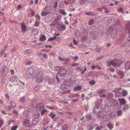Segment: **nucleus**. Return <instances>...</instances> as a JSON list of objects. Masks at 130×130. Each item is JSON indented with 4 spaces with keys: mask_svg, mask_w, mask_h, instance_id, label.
I'll return each instance as SVG.
<instances>
[{
    "mask_svg": "<svg viewBox=\"0 0 130 130\" xmlns=\"http://www.w3.org/2000/svg\"><path fill=\"white\" fill-rule=\"evenodd\" d=\"M121 61L120 60L115 59L113 60H112L111 61L108 62L106 66L109 67H110L112 65L113 67L116 68L117 67H119L121 64Z\"/></svg>",
    "mask_w": 130,
    "mask_h": 130,
    "instance_id": "f257e3e1",
    "label": "nucleus"
},
{
    "mask_svg": "<svg viewBox=\"0 0 130 130\" xmlns=\"http://www.w3.org/2000/svg\"><path fill=\"white\" fill-rule=\"evenodd\" d=\"M49 116L51 117L52 119H53L56 116V115L53 113L52 112H51L49 114Z\"/></svg>",
    "mask_w": 130,
    "mask_h": 130,
    "instance_id": "c85d7f7f",
    "label": "nucleus"
},
{
    "mask_svg": "<svg viewBox=\"0 0 130 130\" xmlns=\"http://www.w3.org/2000/svg\"><path fill=\"white\" fill-rule=\"evenodd\" d=\"M58 2H55V3L53 5V7L54 8H56L57 7V6Z\"/></svg>",
    "mask_w": 130,
    "mask_h": 130,
    "instance_id": "603ef678",
    "label": "nucleus"
},
{
    "mask_svg": "<svg viewBox=\"0 0 130 130\" xmlns=\"http://www.w3.org/2000/svg\"><path fill=\"white\" fill-rule=\"evenodd\" d=\"M68 128V127L66 124L63 125L62 127V130H67Z\"/></svg>",
    "mask_w": 130,
    "mask_h": 130,
    "instance_id": "72a5a7b5",
    "label": "nucleus"
},
{
    "mask_svg": "<svg viewBox=\"0 0 130 130\" xmlns=\"http://www.w3.org/2000/svg\"><path fill=\"white\" fill-rule=\"evenodd\" d=\"M68 1V2L70 3V4L72 3L74 0H67Z\"/></svg>",
    "mask_w": 130,
    "mask_h": 130,
    "instance_id": "e2e57ef3",
    "label": "nucleus"
},
{
    "mask_svg": "<svg viewBox=\"0 0 130 130\" xmlns=\"http://www.w3.org/2000/svg\"><path fill=\"white\" fill-rule=\"evenodd\" d=\"M118 103V102L115 99L111 100L109 102L111 106L116 105Z\"/></svg>",
    "mask_w": 130,
    "mask_h": 130,
    "instance_id": "9d476101",
    "label": "nucleus"
},
{
    "mask_svg": "<svg viewBox=\"0 0 130 130\" xmlns=\"http://www.w3.org/2000/svg\"><path fill=\"white\" fill-rule=\"evenodd\" d=\"M95 81L93 79L90 81L89 83V84L92 86L94 85L95 84Z\"/></svg>",
    "mask_w": 130,
    "mask_h": 130,
    "instance_id": "58836bf2",
    "label": "nucleus"
},
{
    "mask_svg": "<svg viewBox=\"0 0 130 130\" xmlns=\"http://www.w3.org/2000/svg\"><path fill=\"white\" fill-rule=\"evenodd\" d=\"M95 130H101V129L99 126H98L95 128Z\"/></svg>",
    "mask_w": 130,
    "mask_h": 130,
    "instance_id": "774afa93",
    "label": "nucleus"
},
{
    "mask_svg": "<svg viewBox=\"0 0 130 130\" xmlns=\"http://www.w3.org/2000/svg\"><path fill=\"white\" fill-rule=\"evenodd\" d=\"M110 36L112 38H115L117 36V31L116 30L115 31H112L111 32Z\"/></svg>",
    "mask_w": 130,
    "mask_h": 130,
    "instance_id": "f3484780",
    "label": "nucleus"
},
{
    "mask_svg": "<svg viewBox=\"0 0 130 130\" xmlns=\"http://www.w3.org/2000/svg\"><path fill=\"white\" fill-rule=\"evenodd\" d=\"M107 70L112 72H114L115 71V70L113 68H111L109 69L107 68Z\"/></svg>",
    "mask_w": 130,
    "mask_h": 130,
    "instance_id": "49530a36",
    "label": "nucleus"
},
{
    "mask_svg": "<svg viewBox=\"0 0 130 130\" xmlns=\"http://www.w3.org/2000/svg\"><path fill=\"white\" fill-rule=\"evenodd\" d=\"M19 127L18 125H17L12 127L11 130H16Z\"/></svg>",
    "mask_w": 130,
    "mask_h": 130,
    "instance_id": "37998d69",
    "label": "nucleus"
},
{
    "mask_svg": "<svg viewBox=\"0 0 130 130\" xmlns=\"http://www.w3.org/2000/svg\"><path fill=\"white\" fill-rule=\"evenodd\" d=\"M46 40V37L44 35H42L39 38L40 41H43Z\"/></svg>",
    "mask_w": 130,
    "mask_h": 130,
    "instance_id": "cd10ccee",
    "label": "nucleus"
},
{
    "mask_svg": "<svg viewBox=\"0 0 130 130\" xmlns=\"http://www.w3.org/2000/svg\"><path fill=\"white\" fill-rule=\"evenodd\" d=\"M12 108L11 106H8L7 107V109L9 111H10L11 110Z\"/></svg>",
    "mask_w": 130,
    "mask_h": 130,
    "instance_id": "69168bd1",
    "label": "nucleus"
},
{
    "mask_svg": "<svg viewBox=\"0 0 130 130\" xmlns=\"http://www.w3.org/2000/svg\"><path fill=\"white\" fill-rule=\"evenodd\" d=\"M31 49H27L25 51L24 53L25 54H30L31 53Z\"/></svg>",
    "mask_w": 130,
    "mask_h": 130,
    "instance_id": "79ce46f5",
    "label": "nucleus"
},
{
    "mask_svg": "<svg viewBox=\"0 0 130 130\" xmlns=\"http://www.w3.org/2000/svg\"><path fill=\"white\" fill-rule=\"evenodd\" d=\"M12 112L15 115H17L18 114V112L15 109H14L13 111Z\"/></svg>",
    "mask_w": 130,
    "mask_h": 130,
    "instance_id": "864d4df0",
    "label": "nucleus"
},
{
    "mask_svg": "<svg viewBox=\"0 0 130 130\" xmlns=\"http://www.w3.org/2000/svg\"><path fill=\"white\" fill-rule=\"evenodd\" d=\"M118 101H119L120 103L122 105H124L126 103V102L125 99L122 98H118Z\"/></svg>",
    "mask_w": 130,
    "mask_h": 130,
    "instance_id": "4468645a",
    "label": "nucleus"
},
{
    "mask_svg": "<svg viewBox=\"0 0 130 130\" xmlns=\"http://www.w3.org/2000/svg\"><path fill=\"white\" fill-rule=\"evenodd\" d=\"M85 14L90 16H92L93 17H95V14L92 12H87L85 13Z\"/></svg>",
    "mask_w": 130,
    "mask_h": 130,
    "instance_id": "f704fd0d",
    "label": "nucleus"
},
{
    "mask_svg": "<svg viewBox=\"0 0 130 130\" xmlns=\"http://www.w3.org/2000/svg\"><path fill=\"white\" fill-rule=\"evenodd\" d=\"M39 120L38 118H36L33 120L31 122L32 124L33 125H36L37 124L39 121Z\"/></svg>",
    "mask_w": 130,
    "mask_h": 130,
    "instance_id": "412c9836",
    "label": "nucleus"
},
{
    "mask_svg": "<svg viewBox=\"0 0 130 130\" xmlns=\"http://www.w3.org/2000/svg\"><path fill=\"white\" fill-rule=\"evenodd\" d=\"M97 68V66H95L94 65H93L91 67V68L92 70L94 69L95 68Z\"/></svg>",
    "mask_w": 130,
    "mask_h": 130,
    "instance_id": "0e129e2a",
    "label": "nucleus"
},
{
    "mask_svg": "<svg viewBox=\"0 0 130 130\" xmlns=\"http://www.w3.org/2000/svg\"><path fill=\"white\" fill-rule=\"evenodd\" d=\"M117 116H120L122 115V111L121 110H119L117 111Z\"/></svg>",
    "mask_w": 130,
    "mask_h": 130,
    "instance_id": "e433bc0d",
    "label": "nucleus"
},
{
    "mask_svg": "<svg viewBox=\"0 0 130 130\" xmlns=\"http://www.w3.org/2000/svg\"><path fill=\"white\" fill-rule=\"evenodd\" d=\"M107 126L110 130L112 129L113 127V125H112L111 122H109L107 124Z\"/></svg>",
    "mask_w": 130,
    "mask_h": 130,
    "instance_id": "4be33fe9",
    "label": "nucleus"
},
{
    "mask_svg": "<svg viewBox=\"0 0 130 130\" xmlns=\"http://www.w3.org/2000/svg\"><path fill=\"white\" fill-rule=\"evenodd\" d=\"M61 15H58L57 17H56L55 19L53 22H56L57 21H59L61 20Z\"/></svg>",
    "mask_w": 130,
    "mask_h": 130,
    "instance_id": "c9c22d12",
    "label": "nucleus"
},
{
    "mask_svg": "<svg viewBox=\"0 0 130 130\" xmlns=\"http://www.w3.org/2000/svg\"><path fill=\"white\" fill-rule=\"evenodd\" d=\"M28 110H26L25 111L23 112L24 115L25 116H26L27 118L29 117L30 116V112L32 111L28 109Z\"/></svg>",
    "mask_w": 130,
    "mask_h": 130,
    "instance_id": "dca6fc26",
    "label": "nucleus"
},
{
    "mask_svg": "<svg viewBox=\"0 0 130 130\" xmlns=\"http://www.w3.org/2000/svg\"><path fill=\"white\" fill-rule=\"evenodd\" d=\"M106 91V89H105L103 88H102L99 89L97 91V93L99 95H99L100 97L102 98H105L106 96V94H103L102 95L103 93H105Z\"/></svg>",
    "mask_w": 130,
    "mask_h": 130,
    "instance_id": "7ed1b4c3",
    "label": "nucleus"
},
{
    "mask_svg": "<svg viewBox=\"0 0 130 130\" xmlns=\"http://www.w3.org/2000/svg\"><path fill=\"white\" fill-rule=\"evenodd\" d=\"M41 110V115L42 116H43L45 113L47 112V110L46 109H45L44 110L43 109Z\"/></svg>",
    "mask_w": 130,
    "mask_h": 130,
    "instance_id": "ea45409f",
    "label": "nucleus"
},
{
    "mask_svg": "<svg viewBox=\"0 0 130 130\" xmlns=\"http://www.w3.org/2000/svg\"><path fill=\"white\" fill-rule=\"evenodd\" d=\"M59 11L60 13L63 15H66L67 14L64 9H60L59 10Z\"/></svg>",
    "mask_w": 130,
    "mask_h": 130,
    "instance_id": "7c9ffc66",
    "label": "nucleus"
},
{
    "mask_svg": "<svg viewBox=\"0 0 130 130\" xmlns=\"http://www.w3.org/2000/svg\"><path fill=\"white\" fill-rule=\"evenodd\" d=\"M58 58L61 61H63L64 60V58H61L60 56H58Z\"/></svg>",
    "mask_w": 130,
    "mask_h": 130,
    "instance_id": "3c124183",
    "label": "nucleus"
},
{
    "mask_svg": "<svg viewBox=\"0 0 130 130\" xmlns=\"http://www.w3.org/2000/svg\"><path fill=\"white\" fill-rule=\"evenodd\" d=\"M57 67L59 69V71L58 72V75L60 76H64L67 70L64 69L63 67L57 66Z\"/></svg>",
    "mask_w": 130,
    "mask_h": 130,
    "instance_id": "20e7f679",
    "label": "nucleus"
},
{
    "mask_svg": "<svg viewBox=\"0 0 130 130\" xmlns=\"http://www.w3.org/2000/svg\"><path fill=\"white\" fill-rule=\"evenodd\" d=\"M17 9H19L22 7V5H19L17 6Z\"/></svg>",
    "mask_w": 130,
    "mask_h": 130,
    "instance_id": "bf43d9fd",
    "label": "nucleus"
},
{
    "mask_svg": "<svg viewBox=\"0 0 130 130\" xmlns=\"http://www.w3.org/2000/svg\"><path fill=\"white\" fill-rule=\"evenodd\" d=\"M91 116L89 114L86 115L85 117V120L86 121H88L90 120L92 118Z\"/></svg>",
    "mask_w": 130,
    "mask_h": 130,
    "instance_id": "aec40b11",
    "label": "nucleus"
},
{
    "mask_svg": "<svg viewBox=\"0 0 130 130\" xmlns=\"http://www.w3.org/2000/svg\"><path fill=\"white\" fill-rule=\"evenodd\" d=\"M35 16L36 19H38L39 21L40 20L41 17L38 14L37 15H35Z\"/></svg>",
    "mask_w": 130,
    "mask_h": 130,
    "instance_id": "8fccbe9b",
    "label": "nucleus"
},
{
    "mask_svg": "<svg viewBox=\"0 0 130 130\" xmlns=\"http://www.w3.org/2000/svg\"><path fill=\"white\" fill-rule=\"evenodd\" d=\"M43 57L45 59H46L48 57V55L46 54H43Z\"/></svg>",
    "mask_w": 130,
    "mask_h": 130,
    "instance_id": "338daca9",
    "label": "nucleus"
},
{
    "mask_svg": "<svg viewBox=\"0 0 130 130\" xmlns=\"http://www.w3.org/2000/svg\"><path fill=\"white\" fill-rule=\"evenodd\" d=\"M36 107L38 111L44 109L45 108L44 105L43 103L39 104L36 106Z\"/></svg>",
    "mask_w": 130,
    "mask_h": 130,
    "instance_id": "0eeeda50",
    "label": "nucleus"
},
{
    "mask_svg": "<svg viewBox=\"0 0 130 130\" xmlns=\"http://www.w3.org/2000/svg\"><path fill=\"white\" fill-rule=\"evenodd\" d=\"M36 116L35 117L36 118H39L40 116V113H39L37 112L35 113Z\"/></svg>",
    "mask_w": 130,
    "mask_h": 130,
    "instance_id": "6e6d98bb",
    "label": "nucleus"
},
{
    "mask_svg": "<svg viewBox=\"0 0 130 130\" xmlns=\"http://www.w3.org/2000/svg\"><path fill=\"white\" fill-rule=\"evenodd\" d=\"M113 94L111 93H108L107 96L106 98L107 99L109 100L112 98L113 97Z\"/></svg>",
    "mask_w": 130,
    "mask_h": 130,
    "instance_id": "5701e85b",
    "label": "nucleus"
},
{
    "mask_svg": "<svg viewBox=\"0 0 130 130\" xmlns=\"http://www.w3.org/2000/svg\"><path fill=\"white\" fill-rule=\"evenodd\" d=\"M83 87L82 85H78L74 88L73 90L76 92L77 90L80 91L82 89Z\"/></svg>",
    "mask_w": 130,
    "mask_h": 130,
    "instance_id": "6ab92c4d",
    "label": "nucleus"
},
{
    "mask_svg": "<svg viewBox=\"0 0 130 130\" xmlns=\"http://www.w3.org/2000/svg\"><path fill=\"white\" fill-rule=\"evenodd\" d=\"M25 100L26 99L25 97H23L22 98H20L19 100V101L20 102H21L22 103H24Z\"/></svg>",
    "mask_w": 130,
    "mask_h": 130,
    "instance_id": "2f4dec72",
    "label": "nucleus"
},
{
    "mask_svg": "<svg viewBox=\"0 0 130 130\" xmlns=\"http://www.w3.org/2000/svg\"><path fill=\"white\" fill-rule=\"evenodd\" d=\"M74 85V84L72 82H68L66 84L63 85L62 88L67 89L68 88V87H72Z\"/></svg>",
    "mask_w": 130,
    "mask_h": 130,
    "instance_id": "423d86ee",
    "label": "nucleus"
},
{
    "mask_svg": "<svg viewBox=\"0 0 130 130\" xmlns=\"http://www.w3.org/2000/svg\"><path fill=\"white\" fill-rule=\"evenodd\" d=\"M38 30L36 29L32 31L31 34L33 35H36L38 34Z\"/></svg>",
    "mask_w": 130,
    "mask_h": 130,
    "instance_id": "b1692460",
    "label": "nucleus"
},
{
    "mask_svg": "<svg viewBox=\"0 0 130 130\" xmlns=\"http://www.w3.org/2000/svg\"><path fill=\"white\" fill-rule=\"evenodd\" d=\"M8 68L5 65H3L2 67L1 72L4 75H6L8 73Z\"/></svg>",
    "mask_w": 130,
    "mask_h": 130,
    "instance_id": "39448f33",
    "label": "nucleus"
},
{
    "mask_svg": "<svg viewBox=\"0 0 130 130\" xmlns=\"http://www.w3.org/2000/svg\"><path fill=\"white\" fill-rule=\"evenodd\" d=\"M23 126L26 127H30L31 125L29 120L26 119L23 121Z\"/></svg>",
    "mask_w": 130,
    "mask_h": 130,
    "instance_id": "6e6552de",
    "label": "nucleus"
},
{
    "mask_svg": "<svg viewBox=\"0 0 130 130\" xmlns=\"http://www.w3.org/2000/svg\"><path fill=\"white\" fill-rule=\"evenodd\" d=\"M119 76V78L120 79H122L124 77L125 75L123 72L122 71H119L117 72Z\"/></svg>",
    "mask_w": 130,
    "mask_h": 130,
    "instance_id": "a211bd4d",
    "label": "nucleus"
},
{
    "mask_svg": "<svg viewBox=\"0 0 130 130\" xmlns=\"http://www.w3.org/2000/svg\"><path fill=\"white\" fill-rule=\"evenodd\" d=\"M122 95L123 96H126L127 94V92L125 90H122Z\"/></svg>",
    "mask_w": 130,
    "mask_h": 130,
    "instance_id": "473e14b6",
    "label": "nucleus"
},
{
    "mask_svg": "<svg viewBox=\"0 0 130 130\" xmlns=\"http://www.w3.org/2000/svg\"><path fill=\"white\" fill-rule=\"evenodd\" d=\"M18 78L16 76H13L11 77L10 78V81L12 83L16 82L18 80Z\"/></svg>",
    "mask_w": 130,
    "mask_h": 130,
    "instance_id": "9b49d317",
    "label": "nucleus"
},
{
    "mask_svg": "<svg viewBox=\"0 0 130 130\" xmlns=\"http://www.w3.org/2000/svg\"><path fill=\"white\" fill-rule=\"evenodd\" d=\"M4 123V120L0 118V127H1Z\"/></svg>",
    "mask_w": 130,
    "mask_h": 130,
    "instance_id": "4c0bfd02",
    "label": "nucleus"
},
{
    "mask_svg": "<svg viewBox=\"0 0 130 130\" xmlns=\"http://www.w3.org/2000/svg\"><path fill=\"white\" fill-rule=\"evenodd\" d=\"M43 47V44H39L36 46V48H40L42 47Z\"/></svg>",
    "mask_w": 130,
    "mask_h": 130,
    "instance_id": "a19ab883",
    "label": "nucleus"
},
{
    "mask_svg": "<svg viewBox=\"0 0 130 130\" xmlns=\"http://www.w3.org/2000/svg\"><path fill=\"white\" fill-rule=\"evenodd\" d=\"M37 103V101L36 100H34L31 101L30 103V106L31 107V109H32L33 108L35 107Z\"/></svg>",
    "mask_w": 130,
    "mask_h": 130,
    "instance_id": "ddd939ff",
    "label": "nucleus"
},
{
    "mask_svg": "<svg viewBox=\"0 0 130 130\" xmlns=\"http://www.w3.org/2000/svg\"><path fill=\"white\" fill-rule=\"evenodd\" d=\"M94 21L93 19H91L89 21L88 24L89 25H92L94 24Z\"/></svg>",
    "mask_w": 130,
    "mask_h": 130,
    "instance_id": "c756f323",
    "label": "nucleus"
},
{
    "mask_svg": "<svg viewBox=\"0 0 130 130\" xmlns=\"http://www.w3.org/2000/svg\"><path fill=\"white\" fill-rule=\"evenodd\" d=\"M21 27L22 29V31L25 33V32L27 30L26 29V26L24 24V22L22 23L21 24Z\"/></svg>",
    "mask_w": 130,
    "mask_h": 130,
    "instance_id": "f8f14e48",
    "label": "nucleus"
},
{
    "mask_svg": "<svg viewBox=\"0 0 130 130\" xmlns=\"http://www.w3.org/2000/svg\"><path fill=\"white\" fill-rule=\"evenodd\" d=\"M16 104L15 102H12L10 105L11 107L12 108H14L15 107Z\"/></svg>",
    "mask_w": 130,
    "mask_h": 130,
    "instance_id": "c03bdc74",
    "label": "nucleus"
},
{
    "mask_svg": "<svg viewBox=\"0 0 130 130\" xmlns=\"http://www.w3.org/2000/svg\"><path fill=\"white\" fill-rule=\"evenodd\" d=\"M129 108V107L128 105L127 104L125 105L122 108V110L123 111H125L127 110Z\"/></svg>",
    "mask_w": 130,
    "mask_h": 130,
    "instance_id": "bb28decb",
    "label": "nucleus"
},
{
    "mask_svg": "<svg viewBox=\"0 0 130 130\" xmlns=\"http://www.w3.org/2000/svg\"><path fill=\"white\" fill-rule=\"evenodd\" d=\"M25 74L26 75H27V77H28V75H29V76H29L30 77L31 76V74H30H30H29L28 71H26Z\"/></svg>",
    "mask_w": 130,
    "mask_h": 130,
    "instance_id": "09e8293b",
    "label": "nucleus"
},
{
    "mask_svg": "<svg viewBox=\"0 0 130 130\" xmlns=\"http://www.w3.org/2000/svg\"><path fill=\"white\" fill-rule=\"evenodd\" d=\"M78 63H74L73 64H72L71 66L72 67H75L78 66Z\"/></svg>",
    "mask_w": 130,
    "mask_h": 130,
    "instance_id": "4d7b16f0",
    "label": "nucleus"
},
{
    "mask_svg": "<svg viewBox=\"0 0 130 130\" xmlns=\"http://www.w3.org/2000/svg\"><path fill=\"white\" fill-rule=\"evenodd\" d=\"M39 25V22H37L36 21L35 23L34 24V26L35 27H37Z\"/></svg>",
    "mask_w": 130,
    "mask_h": 130,
    "instance_id": "5fc2aeb1",
    "label": "nucleus"
},
{
    "mask_svg": "<svg viewBox=\"0 0 130 130\" xmlns=\"http://www.w3.org/2000/svg\"><path fill=\"white\" fill-rule=\"evenodd\" d=\"M76 94H71L70 95H68V97L69 98H73L75 97L76 96Z\"/></svg>",
    "mask_w": 130,
    "mask_h": 130,
    "instance_id": "a18cd8bd",
    "label": "nucleus"
},
{
    "mask_svg": "<svg viewBox=\"0 0 130 130\" xmlns=\"http://www.w3.org/2000/svg\"><path fill=\"white\" fill-rule=\"evenodd\" d=\"M5 98H6V99L8 100H9V96L8 93H6L5 94Z\"/></svg>",
    "mask_w": 130,
    "mask_h": 130,
    "instance_id": "de8ad7c7",
    "label": "nucleus"
},
{
    "mask_svg": "<svg viewBox=\"0 0 130 130\" xmlns=\"http://www.w3.org/2000/svg\"><path fill=\"white\" fill-rule=\"evenodd\" d=\"M52 8L50 6H46L44 7L42 10L41 13V15L42 16H46L50 12V10H51Z\"/></svg>",
    "mask_w": 130,
    "mask_h": 130,
    "instance_id": "f03ea898",
    "label": "nucleus"
},
{
    "mask_svg": "<svg viewBox=\"0 0 130 130\" xmlns=\"http://www.w3.org/2000/svg\"><path fill=\"white\" fill-rule=\"evenodd\" d=\"M109 115L111 118L113 119L116 116V113L115 112H110L109 114Z\"/></svg>",
    "mask_w": 130,
    "mask_h": 130,
    "instance_id": "393cba45",
    "label": "nucleus"
},
{
    "mask_svg": "<svg viewBox=\"0 0 130 130\" xmlns=\"http://www.w3.org/2000/svg\"><path fill=\"white\" fill-rule=\"evenodd\" d=\"M35 11L34 10H33L31 12V15L32 17L33 16H34L35 14Z\"/></svg>",
    "mask_w": 130,
    "mask_h": 130,
    "instance_id": "680f3d73",
    "label": "nucleus"
},
{
    "mask_svg": "<svg viewBox=\"0 0 130 130\" xmlns=\"http://www.w3.org/2000/svg\"><path fill=\"white\" fill-rule=\"evenodd\" d=\"M125 66L127 69H130V62L127 61L125 62Z\"/></svg>",
    "mask_w": 130,
    "mask_h": 130,
    "instance_id": "a878e982",
    "label": "nucleus"
},
{
    "mask_svg": "<svg viewBox=\"0 0 130 130\" xmlns=\"http://www.w3.org/2000/svg\"><path fill=\"white\" fill-rule=\"evenodd\" d=\"M101 110V107L98 105H96L94 107L93 111L95 113L99 112Z\"/></svg>",
    "mask_w": 130,
    "mask_h": 130,
    "instance_id": "1a4fd4ad",
    "label": "nucleus"
},
{
    "mask_svg": "<svg viewBox=\"0 0 130 130\" xmlns=\"http://www.w3.org/2000/svg\"><path fill=\"white\" fill-rule=\"evenodd\" d=\"M14 122V121L12 119H9L8 121V122L10 124L11 122L13 123Z\"/></svg>",
    "mask_w": 130,
    "mask_h": 130,
    "instance_id": "052dcab7",
    "label": "nucleus"
},
{
    "mask_svg": "<svg viewBox=\"0 0 130 130\" xmlns=\"http://www.w3.org/2000/svg\"><path fill=\"white\" fill-rule=\"evenodd\" d=\"M78 59V56H76L74 57L73 58V60L74 61H75L76 60Z\"/></svg>",
    "mask_w": 130,
    "mask_h": 130,
    "instance_id": "13d9d810",
    "label": "nucleus"
},
{
    "mask_svg": "<svg viewBox=\"0 0 130 130\" xmlns=\"http://www.w3.org/2000/svg\"><path fill=\"white\" fill-rule=\"evenodd\" d=\"M94 128V124L92 123L87 125L86 127V129L87 130H91L93 129Z\"/></svg>",
    "mask_w": 130,
    "mask_h": 130,
    "instance_id": "2eb2a0df",
    "label": "nucleus"
}]
</instances>
